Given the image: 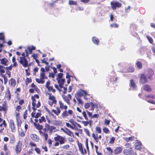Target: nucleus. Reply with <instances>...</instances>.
Returning a JSON list of instances; mask_svg holds the SVG:
<instances>
[{
    "mask_svg": "<svg viewBox=\"0 0 155 155\" xmlns=\"http://www.w3.org/2000/svg\"><path fill=\"white\" fill-rule=\"evenodd\" d=\"M54 140L55 141H58L61 145L64 144L67 141L64 137H62L58 135H57V136L54 137Z\"/></svg>",
    "mask_w": 155,
    "mask_h": 155,
    "instance_id": "1",
    "label": "nucleus"
},
{
    "mask_svg": "<svg viewBox=\"0 0 155 155\" xmlns=\"http://www.w3.org/2000/svg\"><path fill=\"white\" fill-rule=\"evenodd\" d=\"M20 60L19 62L23 66L25 67L26 68L28 66V62L26 58H21L20 57Z\"/></svg>",
    "mask_w": 155,
    "mask_h": 155,
    "instance_id": "2",
    "label": "nucleus"
},
{
    "mask_svg": "<svg viewBox=\"0 0 155 155\" xmlns=\"http://www.w3.org/2000/svg\"><path fill=\"white\" fill-rule=\"evenodd\" d=\"M73 113V111L72 110H68L67 111V110H65L62 113L61 116L63 118H64L72 115Z\"/></svg>",
    "mask_w": 155,
    "mask_h": 155,
    "instance_id": "3",
    "label": "nucleus"
},
{
    "mask_svg": "<svg viewBox=\"0 0 155 155\" xmlns=\"http://www.w3.org/2000/svg\"><path fill=\"white\" fill-rule=\"evenodd\" d=\"M144 74L147 78L150 79H152V76L154 74L153 71L151 69H149L145 72Z\"/></svg>",
    "mask_w": 155,
    "mask_h": 155,
    "instance_id": "4",
    "label": "nucleus"
},
{
    "mask_svg": "<svg viewBox=\"0 0 155 155\" xmlns=\"http://www.w3.org/2000/svg\"><path fill=\"white\" fill-rule=\"evenodd\" d=\"M49 94V100L52 101L51 102H49V104L51 106H52L53 104H56L57 103V101L56 100L55 97L54 96L52 95L51 94Z\"/></svg>",
    "mask_w": 155,
    "mask_h": 155,
    "instance_id": "5",
    "label": "nucleus"
},
{
    "mask_svg": "<svg viewBox=\"0 0 155 155\" xmlns=\"http://www.w3.org/2000/svg\"><path fill=\"white\" fill-rule=\"evenodd\" d=\"M111 7L113 10L116 9L117 7L119 8L121 7V4L118 2L112 1L110 2Z\"/></svg>",
    "mask_w": 155,
    "mask_h": 155,
    "instance_id": "6",
    "label": "nucleus"
},
{
    "mask_svg": "<svg viewBox=\"0 0 155 155\" xmlns=\"http://www.w3.org/2000/svg\"><path fill=\"white\" fill-rule=\"evenodd\" d=\"M123 153L125 155H132L134 154V151L132 147H130L128 149H124L123 150Z\"/></svg>",
    "mask_w": 155,
    "mask_h": 155,
    "instance_id": "7",
    "label": "nucleus"
},
{
    "mask_svg": "<svg viewBox=\"0 0 155 155\" xmlns=\"http://www.w3.org/2000/svg\"><path fill=\"white\" fill-rule=\"evenodd\" d=\"M22 146V142L21 141H18L16 146L15 151L17 154L21 152V150Z\"/></svg>",
    "mask_w": 155,
    "mask_h": 155,
    "instance_id": "8",
    "label": "nucleus"
},
{
    "mask_svg": "<svg viewBox=\"0 0 155 155\" xmlns=\"http://www.w3.org/2000/svg\"><path fill=\"white\" fill-rule=\"evenodd\" d=\"M146 77L144 74H141L140 78V82L142 84L147 83V80Z\"/></svg>",
    "mask_w": 155,
    "mask_h": 155,
    "instance_id": "9",
    "label": "nucleus"
},
{
    "mask_svg": "<svg viewBox=\"0 0 155 155\" xmlns=\"http://www.w3.org/2000/svg\"><path fill=\"white\" fill-rule=\"evenodd\" d=\"M61 130L70 136L74 137V135L73 132L70 131L68 128H65V130H64L63 128H61Z\"/></svg>",
    "mask_w": 155,
    "mask_h": 155,
    "instance_id": "10",
    "label": "nucleus"
},
{
    "mask_svg": "<svg viewBox=\"0 0 155 155\" xmlns=\"http://www.w3.org/2000/svg\"><path fill=\"white\" fill-rule=\"evenodd\" d=\"M10 123L11 131L14 132H15L16 128L15 127V125L14 121L12 120H10Z\"/></svg>",
    "mask_w": 155,
    "mask_h": 155,
    "instance_id": "11",
    "label": "nucleus"
},
{
    "mask_svg": "<svg viewBox=\"0 0 155 155\" xmlns=\"http://www.w3.org/2000/svg\"><path fill=\"white\" fill-rule=\"evenodd\" d=\"M1 64L5 66H7L9 62L8 59L5 58H3L0 60Z\"/></svg>",
    "mask_w": 155,
    "mask_h": 155,
    "instance_id": "12",
    "label": "nucleus"
},
{
    "mask_svg": "<svg viewBox=\"0 0 155 155\" xmlns=\"http://www.w3.org/2000/svg\"><path fill=\"white\" fill-rule=\"evenodd\" d=\"M123 148L122 147H119L115 148L114 150V153L116 154H120L122 151Z\"/></svg>",
    "mask_w": 155,
    "mask_h": 155,
    "instance_id": "13",
    "label": "nucleus"
},
{
    "mask_svg": "<svg viewBox=\"0 0 155 155\" xmlns=\"http://www.w3.org/2000/svg\"><path fill=\"white\" fill-rule=\"evenodd\" d=\"M31 138L35 142H37L38 141V138L37 136L34 134H31L30 135Z\"/></svg>",
    "mask_w": 155,
    "mask_h": 155,
    "instance_id": "14",
    "label": "nucleus"
},
{
    "mask_svg": "<svg viewBox=\"0 0 155 155\" xmlns=\"http://www.w3.org/2000/svg\"><path fill=\"white\" fill-rule=\"evenodd\" d=\"M9 83L12 87H15L16 85V81L14 79L11 78L9 81Z\"/></svg>",
    "mask_w": 155,
    "mask_h": 155,
    "instance_id": "15",
    "label": "nucleus"
},
{
    "mask_svg": "<svg viewBox=\"0 0 155 155\" xmlns=\"http://www.w3.org/2000/svg\"><path fill=\"white\" fill-rule=\"evenodd\" d=\"M77 94L80 96L87 95L86 92L82 89H81Z\"/></svg>",
    "mask_w": 155,
    "mask_h": 155,
    "instance_id": "16",
    "label": "nucleus"
},
{
    "mask_svg": "<svg viewBox=\"0 0 155 155\" xmlns=\"http://www.w3.org/2000/svg\"><path fill=\"white\" fill-rule=\"evenodd\" d=\"M59 104L60 108L61 109H64V110H67V106L66 105H64V104L61 101H59Z\"/></svg>",
    "mask_w": 155,
    "mask_h": 155,
    "instance_id": "17",
    "label": "nucleus"
},
{
    "mask_svg": "<svg viewBox=\"0 0 155 155\" xmlns=\"http://www.w3.org/2000/svg\"><path fill=\"white\" fill-rule=\"evenodd\" d=\"M41 71L40 74L41 77L42 79H44L45 76L44 72L45 71V70L44 68H42L41 69Z\"/></svg>",
    "mask_w": 155,
    "mask_h": 155,
    "instance_id": "18",
    "label": "nucleus"
},
{
    "mask_svg": "<svg viewBox=\"0 0 155 155\" xmlns=\"http://www.w3.org/2000/svg\"><path fill=\"white\" fill-rule=\"evenodd\" d=\"M130 86L132 87L134 90H136L137 88V86L134 81L133 80L130 81Z\"/></svg>",
    "mask_w": 155,
    "mask_h": 155,
    "instance_id": "19",
    "label": "nucleus"
},
{
    "mask_svg": "<svg viewBox=\"0 0 155 155\" xmlns=\"http://www.w3.org/2000/svg\"><path fill=\"white\" fill-rule=\"evenodd\" d=\"M52 111L54 112L56 115H58L61 113V110L58 107H56V109H53Z\"/></svg>",
    "mask_w": 155,
    "mask_h": 155,
    "instance_id": "20",
    "label": "nucleus"
},
{
    "mask_svg": "<svg viewBox=\"0 0 155 155\" xmlns=\"http://www.w3.org/2000/svg\"><path fill=\"white\" fill-rule=\"evenodd\" d=\"M16 121H17V124L18 127V130H19V127H21V125L22 123L21 120V118L19 119L18 117L17 118Z\"/></svg>",
    "mask_w": 155,
    "mask_h": 155,
    "instance_id": "21",
    "label": "nucleus"
},
{
    "mask_svg": "<svg viewBox=\"0 0 155 155\" xmlns=\"http://www.w3.org/2000/svg\"><path fill=\"white\" fill-rule=\"evenodd\" d=\"M92 41L94 44L96 45H98L99 40L98 38L96 37H93L92 38Z\"/></svg>",
    "mask_w": 155,
    "mask_h": 155,
    "instance_id": "22",
    "label": "nucleus"
},
{
    "mask_svg": "<svg viewBox=\"0 0 155 155\" xmlns=\"http://www.w3.org/2000/svg\"><path fill=\"white\" fill-rule=\"evenodd\" d=\"M25 52L26 54V56H28L29 54L31 53L32 51L30 48L28 47L27 49L25 50Z\"/></svg>",
    "mask_w": 155,
    "mask_h": 155,
    "instance_id": "23",
    "label": "nucleus"
},
{
    "mask_svg": "<svg viewBox=\"0 0 155 155\" xmlns=\"http://www.w3.org/2000/svg\"><path fill=\"white\" fill-rule=\"evenodd\" d=\"M3 110L5 112L6 111V105L5 103L3 104L2 106H0V111Z\"/></svg>",
    "mask_w": 155,
    "mask_h": 155,
    "instance_id": "24",
    "label": "nucleus"
},
{
    "mask_svg": "<svg viewBox=\"0 0 155 155\" xmlns=\"http://www.w3.org/2000/svg\"><path fill=\"white\" fill-rule=\"evenodd\" d=\"M63 98L64 100L67 103V104H70V100L68 99V97L65 96V95H64L62 97Z\"/></svg>",
    "mask_w": 155,
    "mask_h": 155,
    "instance_id": "25",
    "label": "nucleus"
},
{
    "mask_svg": "<svg viewBox=\"0 0 155 155\" xmlns=\"http://www.w3.org/2000/svg\"><path fill=\"white\" fill-rule=\"evenodd\" d=\"M143 89L147 91H150L151 90V89L148 85H146L143 87Z\"/></svg>",
    "mask_w": 155,
    "mask_h": 155,
    "instance_id": "26",
    "label": "nucleus"
},
{
    "mask_svg": "<svg viewBox=\"0 0 155 155\" xmlns=\"http://www.w3.org/2000/svg\"><path fill=\"white\" fill-rule=\"evenodd\" d=\"M124 140L128 142L130 141V140H134V137H130L128 138L127 137H124Z\"/></svg>",
    "mask_w": 155,
    "mask_h": 155,
    "instance_id": "27",
    "label": "nucleus"
},
{
    "mask_svg": "<svg viewBox=\"0 0 155 155\" xmlns=\"http://www.w3.org/2000/svg\"><path fill=\"white\" fill-rule=\"evenodd\" d=\"M44 79H42L41 78L40 79L37 78L36 79V81L39 83L43 84L44 83Z\"/></svg>",
    "mask_w": 155,
    "mask_h": 155,
    "instance_id": "28",
    "label": "nucleus"
},
{
    "mask_svg": "<svg viewBox=\"0 0 155 155\" xmlns=\"http://www.w3.org/2000/svg\"><path fill=\"white\" fill-rule=\"evenodd\" d=\"M136 65L137 66V67L139 69H141L142 68V64L140 62L138 61L136 63Z\"/></svg>",
    "mask_w": 155,
    "mask_h": 155,
    "instance_id": "29",
    "label": "nucleus"
},
{
    "mask_svg": "<svg viewBox=\"0 0 155 155\" xmlns=\"http://www.w3.org/2000/svg\"><path fill=\"white\" fill-rule=\"evenodd\" d=\"M47 89H48L49 91H52L53 93L55 92V90L54 89H53L52 87L51 86L48 87Z\"/></svg>",
    "mask_w": 155,
    "mask_h": 155,
    "instance_id": "30",
    "label": "nucleus"
},
{
    "mask_svg": "<svg viewBox=\"0 0 155 155\" xmlns=\"http://www.w3.org/2000/svg\"><path fill=\"white\" fill-rule=\"evenodd\" d=\"M40 132L42 134V135L45 137V140H47L48 138V134L44 132Z\"/></svg>",
    "mask_w": 155,
    "mask_h": 155,
    "instance_id": "31",
    "label": "nucleus"
},
{
    "mask_svg": "<svg viewBox=\"0 0 155 155\" xmlns=\"http://www.w3.org/2000/svg\"><path fill=\"white\" fill-rule=\"evenodd\" d=\"M5 37L3 35V33H0V40H3V43H5V41H4Z\"/></svg>",
    "mask_w": 155,
    "mask_h": 155,
    "instance_id": "32",
    "label": "nucleus"
},
{
    "mask_svg": "<svg viewBox=\"0 0 155 155\" xmlns=\"http://www.w3.org/2000/svg\"><path fill=\"white\" fill-rule=\"evenodd\" d=\"M63 74L61 73H59L58 74L57 76V78L56 79L57 80H59V79H62Z\"/></svg>",
    "mask_w": 155,
    "mask_h": 155,
    "instance_id": "33",
    "label": "nucleus"
},
{
    "mask_svg": "<svg viewBox=\"0 0 155 155\" xmlns=\"http://www.w3.org/2000/svg\"><path fill=\"white\" fill-rule=\"evenodd\" d=\"M58 81V84H64V82L65 79H59V80H57Z\"/></svg>",
    "mask_w": 155,
    "mask_h": 155,
    "instance_id": "34",
    "label": "nucleus"
},
{
    "mask_svg": "<svg viewBox=\"0 0 155 155\" xmlns=\"http://www.w3.org/2000/svg\"><path fill=\"white\" fill-rule=\"evenodd\" d=\"M77 2H76L72 0H69V4L70 5H75Z\"/></svg>",
    "mask_w": 155,
    "mask_h": 155,
    "instance_id": "35",
    "label": "nucleus"
},
{
    "mask_svg": "<svg viewBox=\"0 0 155 155\" xmlns=\"http://www.w3.org/2000/svg\"><path fill=\"white\" fill-rule=\"evenodd\" d=\"M134 69L132 67H130L127 69V72H134Z\"/></svg>",
    "mask_w": 155,
    "mask_h": 155,
    "instance_id": "36",
    "label": "nucleus"
},
{
    "mask_svg": "<svg viewBox=\"0 0 155 155\" xmlns=\"http://www.w3.org/2000/svg\"><path fill=\"white\" fill-rule=\"evenodd\" d=\"M78 147L79 148V149L80 150L81 152H83V149L82 144L81 143H78Z\"/></svg>",
    "mask_w": 155,
    "mask_h": 155,
    "instance_id": "37",
    "label": "nucleus"
},
{
    "mask_svg": "<svg viewBox=\"0 0 155 155\" xmlns=\"http://www.w3.org/2000/svg\"><path fill=\"white\" fill-rule=\"evenodd\" d=\"M146 97H148L149 98L153 99H155V96L153 95H149L147 96Z\"/></svg>",
    "mask_w": 155,
    "mask_h": 155,
    "instance_id": "38",
    "label": "nucleus"
},
{
    "mask_svg": "<svg viewBox=\"0 0 155 155\" xmlns=\"http://www.w3.org/2000/svg\"><path fill=\"white\" fill-rule=\"evenodd\" d=\"M45 120L44 117H41L39 119V122L40 123H41L43 122H45Z\"/></svg>",
    "mask_w": 155,
    "mask_h": 155,
    "instance_id": "39",
    "label": "nucleus"
},
{
    "mask_svg": "<svg viewBox=\"0 0 155 155\" xmlns=\"http://www.w3.org/2000/svg\"><path fill=\"white\" fill-rule=\"evenodd\" d=\"M35 125L36 127L39 130L42 129V126L41 125H40L38 124H37V125L36 124H35Z\"/></svg>",
    "mask_w": 155,
    "mask_h": 155,
    "instance_id": "40",
    "label": "nucleus"
},
{
    "mask_svg": "<svg viewBox=\"0 0 155 155\" xmlns=\"http://www.w3.org/2000/svg\"><path fill=\"white\" fill-rule=\"evenodd\" d=\"M31 81V80L30 78H27L26 80V84H28V83H30Z\"/></svg>",
    "mask_w": 155,
    "mask_h": 155,
    "instance_id": "41",
    "label": "nucleus"
},
{
    "mask_svg": "<svg viewBox=\"0 0 155 155\" xmlns=\"http://www.w3.org/2000/svg\"><path fill=\"white\" fill-rule=\"evenodd\" d=\"M135 148L138 150H140L142 149L141 146L136 145L135 146Z\"/></svg>",
    "mask_w": 155,
    "mask_h": 155,
    "instance_id": "42",
    "label": "nucleus"
},
{
    "mask_svg": "<svg viewBox=\"0 0 155 155\" xmlns=\"http://www.w3.org/2000/svg\"><path fill=\"white\" fill-rule=\"evenodd\" d=\"M82 114L83 115V116L84 117L85 119L86 120H88V119L87 117V116L86 114V112L85 111H83L82 112Z\"/></svg>",
    "mask_w": 155,
    "mask_h": 155,
    "instance_id": "43",
    "label": "nucleus"
},
{
    "mask_svg": "<svg viewBox=\"0 0 155 155\" xmlns=\"http://www.w3.org/2000/svg\"><path fill=\"white\" fill-rule=\"evenodd\" d=\"M110 26L112 28H117L118 27V25L116 24L113 23L110 24Z\"/></svg>",
    "mask_w": 155,
    "mask_h": 155,
    "instance_id": "44",
    "label": "nucleus"
},
{
    "mask_svg": "<svg viewBox=\"0 0 155 155\" xmlns=\"http://www.w3.org/2000/svg\"><path fill=\"white\" fill-rule=\"evenodd\" d=\"M35 150L37 153L39 154L41 153V150L39 148L36 147L35 148Z\"/></svg>",
    "mask_w": 155,
    "mask_h": 155,
    "instance_id": "45",
    "label": "nucleus"
},
{
    "mask_svg": "<svg viewBox=\"0 0 155 155\" xmlns=\"http://www.w3.org/2000/svg\"><path fill=\"white\" fill-rule=\"evenodd\" d=\"M147 38L150 43H152L153 42V39L151 37H149L148 36H147Z\"/></svg>",
    "mask_w": 155,
    "mask_h": 155,
    "instance_id": "46",
    "label": "nucleus"
},
{
    "mask_svg": "<svg viewBox=\"0 0 155 155\" xmlns=\"http://www.w3.org/2000/svg\"><path fill=\"white\" fill-rule=\"evenodd\" d=\"M69 121L71 124H72L73 125H75L76 124H77V123L75 122L74 121V120L72 119H71Z\"/></svg>",
    "mask_w": 155,
    "mask_h": 155,
    "instance_id": "47",
    "label": "nucleus"
},
{
    "mask_svg": "<svg viewBox=\"0 0 155 155\" xmlns=\"http://www.w3.org/2000/svg\"><path fill=\"white\" fill-rule=\"evenodd\" d=\"M96 131H97L98 133H101V129L99 127H97L96 128Z\"/></svg>",
    "mask_w": 155,
    "mask_h": 155,
    "instance_id": "48",
    "label": "nucleus"
},
{
    "mask_svg": "<svg viewBox=\"0 0 155 155\" xmlns=\"http://www.w3.org/2000/svg\"><path fill=\"white\" fill-rule=\"evenodd\" d=\"M103 131L106 133L107 134L109 132V130L106 127H105L103 129Z\"/></svg>",
    "mask_w": 155,
    "mask_h": 155,
    "instance_id": "49",
    "label": "nucleus"
},
{
    "mask_svg": "<svg viewBox=\"0 0 155 155\" xmlns=\"http://www.w3.org/2000/svg\"><path fill=\"white\" fill-rule=\"evenodd\" d=\"M76 99L78 101V104H82L83 103V101H82V100L78 98H76Z\"/></svg>",
    "mask_w": 155,
    "mask_h": 155,
    "instance_id": "50",
    "label": "nucleus"
},
{
    "mask_svg": "<svg viewBox=\"0 0 155 155\" xmlns=\"http://www.w3.org/2000/svg\"><path fill=\"white\" fill-rule=\"evenodd\" d=\"M114 140H115V138L114 137H112L110 140V141L109 142V143H111V144H113L114 143Z\"/></svg>",
    "mask_w": 155,
    "mask_h": 155,
    "instance_id": "51",
    "label": "nucleus"
},
{
    "mask_svg": "<svg viewBox=\"0 0 155 155\" xmlns=\"http://www.w3.org/2000/svg\"><path fill=\"white\" fill-rule=\"evenodd\" d=\"M12 65L11 64L10 66L6 67L5 69L7 71L10 70L12 69Z\"/></svg>",
    "mask_w": 155,
    "mask_h": 155,
    "instance_id": "52",
    "label": "nucleus"
},
{
    "mask_svg": "<svg viewBox=\"0 0 155 155\" xmlns=\"http://www.w3.org/2000/svg\"><path fill=\"white\" fill-rule=\"evenodd\" d=\"M11 97V96L10 94L9 91L8 95L6 97V98H7V99L9 101L10 100Z\"/></svg>",
    "mask_w": 155,
    "mask_h": 155,
    "instance_id": "53",
    "label": "nucleus"
},
{
    "mask_svg": "<svg viewBox=\"0 0 155 155\" xmlns=\"http://www.w3.org/2000/svg\"><path fill=\"white\" fill-rule=\"evenodd\" d=\"M84 107L85 108L87 109L90 107V104L88 103H86L85 104Z\"/></svg>",
    "mask_w": 155,
    "mask_h": 155,
    "instance_id": "54",
    "label": "nucleus"
},
{
    "mask_svg": "<svg viewBox=\"0 0 155 155\" xmlns=\"http://www.w3.org/2000/svg\"><path fill=\"white\" fill-rule=\"evenodd\" d=\"M32 57H33V58L35 60V61H36V62L37 63V64H38V65L39 66V61L38 60L36 59L35 54H34L33 55H32Z\"/></svg>",
    "mask_w": 155,
    "mask_h": 155,
    "instance_id": "55",
    "label": "nucleus"
},
{
    "mask_svg": "<svg viewBox=\"0 0 155 155\" xmlns=\"http://www.w3.org/2000/svg\"><path fill=\"white\" fill-rule=\"evenodd\" d=\"M42 147L43 149H44L45 150V152H47L48 151V149L47 147L46 146L44 145H43L42 146Z\"/></svg>",
    "mask_w": 155,
    "mask_h": 155,
    "instance_id": "56",
    "label": "nucleus"
},
{
    "mask_svg": "<svg viewBox=\"0 0 155 155\" xmlns=\"http://www.w3.org/2000/svg\"><path fill=\"white\" fill-rule=\"evenodd\" d=\"M48 142L49 146H51L52 144V141L50 139H49L48 140Z\"/></svg>",
    "mask_w": 155,
    "mask_h": 155,
    "instance_id": "57",
    "label": "nucleus"
},
{
    "mask_svg": "<svg viewBox=\"0 0 155 155\" xmlns=\"http://www.w3.org/2000/svg\"><path fill=\"white\" fill-rule=\"evenodd\" d=\"M147 102L148 103H150L155 104V101H150V100H147Z\"/></svg>",
    "mask_w": 155,
    "mask_h": 155,
    "instance_id": "58",
    "label": "nucleus"
},
{
    "mask_svg": "<svg viewBox=\"0 0 155 155\" xmlns=\"http://www.w3.org/2000/svg\"><path fill=\"white\" fill-rule=\"evenodd\" d=\"M69 145L68 144H67L63 146L61 148L64 149H68L69 147Z\"/></svg>",
    "mask_w": 155,
    "mask_h": 155,
    "instance_id": "59",
    "label": "nucleus"
},
{
    "mask_svg": "<svg viewBox=\"0 0 155 155\" xmlns=\"http://www.w3.org/2000/svg\"><path fill=\"white\" fill-rule=\"evenodd\" d=\"M85 132L87 134L88 136H90V132L87 129H84Z\"/></svg>",
    "mask_w": 155,
    "mask_h": 155,
    "instance_id": "60",
    "label": "nucleus"
},
{
    "mask_svg": "<svg viewBox=\"0 0 155 155\" xmlns=\"http://www.w3.org/2000/svg\"><path fill=\"white\" fill-rule=\"evenodd\" d=\"M4 150L6 152H9V151H8V148L7 147L6 145V144H4Z\"/></svg>",
    "mask_w": 155,
    "mask_h": 155,
    "instance_id": "61",
    "label": "nucleus"
},
{
    "mask_svg": "<svg viewBox=\"0 0 155 155\" xmlns=\"http://www.w3.org/2000/svg\"><path fill=\"white\" fill-rule=\"evenodd\" d=\"M49 77H51L52 78H54V74L53 73H49V75L48 76Z\"/></svg>",
    "mask_w": 155,
    "mask_h": 155,
    "instance_id": "62",
    "label": "nucleus"
},
{
    "mask_svg": "<svg viewBox=\"0 0 155 155\" xmlns=\"http://www.w3.org/2000/svg\"><path fill=\"white\" fill-rule=\"evenodd\" d=\"M40 115L41 114L39 113H37L34 116V117L35 118H38L40 116Z\"/></svg>",
    "mask_w": 155,
    "mask_h": 155,
    "instance_id": "63",
    "label": "nucleus"
},
{
    "mask_svg": "<svg viewBox=\"0 0 155 155\" xmlns=\"http://www.w3.org/2000/svg\"><path fill=\"white\" fill-rule=\"evenodd\" d=\"M92 136L94 139L96 137H97L98 135L97 134L96 135L94 133H93L92 134Z\"/></svg>",
    "mask_w": 155,
    "mask_h": 155,
    "instance_id": "64",
    "label": "nucleus"
}]
</instances>
